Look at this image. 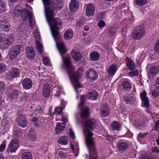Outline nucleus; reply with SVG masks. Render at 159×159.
I'll use <instances>...</instances> for the list:
<instances>
[{"mask_svg":"<svg viewBox=\"0 0 159 159\" xmlns=\"http://www.w3.org/2000/svg\"><path fill=\"white\" fill-rule=\"evenodd\" d=\"M36 48L39 53L41 54L42 52V45L41 44H38L37 45Z\"/></svg>","mask_w":159,"mask_h":159,"instance_id":"37998d69","label":"nucleus"},{"mask_svg":"<svg viewBox=\"0 0 159 159\" xmlns=\"http://www.w3.org/2000/svg\"><path fill=\"white\" fill-rule=\"evenodd\" d=\"M123 89L125 91H129L131 88L130 83L127 80H124L122 83Z\"/></svg>","mask_w":159,"mask_h":159,"instance_id":"393cba45","label":"nucleus"},{"mask_svg":"<svg viewBox=\"0 0 159 159\" xmlns=\"http://www.w3.org/2000/svg\"><path fill=\"white\" fill-rule=\"evenodd\" d=\"M10 26L11 25L8 22L4 20L0 21V29L3 31L7 32L10 29Z\"/></svg>","mask_w":159,"mask_h":159,"instance_id":"412c9836","label":"nucleus"},{"mask_svg":"<svg viewBox=\"0 0 159 159\" xmlns=\"http://www.w3.org/2000/svg\"><path fill=\"white\" fill-rule=\"evenodd\" d=\"M110 110H105L101 111V116L104 117L107 116L109 114Z\"/></svg>","mask_w":159,"mask_h":159,"instance_id":"58836bf2","label":"nucleus"},{"mask_svg":"<svg viewBox=\"0 0 159 159\" xmlns=\"http://www.w3.org/2000/svg\"><path fill=\"white\" fill-rule=\"evenodd\" d=\"M21 51V48L18 45L12 46L10 49L9 52V57L10 59L16 58L19 55Z\"/></svg>","mask_w":159,"mask_h":159,"instance_id":"423d86ee","label":"nucleus"},{"mask_svg":"<svg viewBox=\"0 0 159 159\" xmlns=\"http://www.w3.org/2000/svg\"><path fill=\"white\" fill-rule=\"evenodd\" d=\"M65 107H55L54 113L57 115L61 114L62 112V109L64 108Z\"/></svg>","mask_w":159,"mask_h":159,"instance_id":"72a5a7b5","label":"nucleus"},{"mask_svg":"<svg viewBox=\"0 0 159 159\" xmlns=\"http://www.w3.org/2000/svg\"><path fill=\"white\" fill-rule=\"evenodd\" d=\"M43 63L45 65L48 66H50V61L49 59L47 57H44L43 60Z\"/></svg>","mask_w":159,"mask_h":159,"instance_id":"e433bc0d","label":"nucleus"},{"mask_svg":"<svg viewBox=\"0 0 159 159\" xmlns=\"http://www.w3.org/2000/svg\"><path fill=\"white\" fill-rule=\"evenodd\" d=\"M2 43L5 48H7L12 44V41L9 38H3Z\"/></svg>","mask_w":159,"mask_h":159,"instance_id":"bb28decb","label":"nucleus"},{"mask_svg":"<svg viewBox=\"0 0 159 159\" xmlns=\"http://www.w3.org/2000/svg\"><path fill=\"white\" fill-rule=\"evenodd\" d=\"M64 126H62L61 123H58L55 128L56 134H58L62 132L64 129Z\"/></svg>","mask_w":159,"mask_h":159,"instance_id":"c85d7f7f","label":"nucleus"},{"mask_svg":"<svg viewBox=\"0 0 159 159\" xmlns=\"http://www.w3.org/2000/svg\"><path fill=\"white\" fill-rule=\"evenodd\" d=\"M5 85L2 81H0V92H2L5 90Z\"/></svg>","mask_w":159,"mask_h":159,"instance_id":"a19ab883","label":"nucleus"},{"mask_svg":"<svg viewBox=\"0 0 159 159\" xmlns=\"http://www.w3.org/2000/svg\"><path fill=\"white\" fill-rule=\"evenodd\" d=\"M103 110L104 111L105 110H110L108 106L106 104H102L101 107L100 109L101 111H103Z\"/></svg>","mask_w":159,"mask_h":159,"instance_id":"ea45409f","label":"nucleus"},{"mask_svg":"<svg viewBox=\"0 0 159 159\" xmlns=\"http://www.w3.org/2000/svg\"><path fill=\"white\" fill-rule=\"evenodd\" d=\"M155 87H156L157 89H159V76L155 80Z\"/></svg>","mask_w":159,"mask_h":159,"instance_id":"a18cd8bd","label":"nucleus"},{"mask_svg":"<svg viewBox=\"0 0 159 159\" xmlns=\"http://www.w3.org/2000/svg\"><path fill=\"white\" fill-rule=\"evenodd\" d=\"M58 154L59 156L61 158H65L66 157V154L63 151H59Z\"/></svg>","mask_w":159,"mask_h":159,"instance_id":"49530a36","label":"nucleus"},{"mask_svg":"<svg viewBox=\"0 0 159 159\" xmlns=\"http://www.w3.org/2000/svg\"><path fill=\"white\" fill-rule=\"evenodd\" d=\"M146 0H136V4L139 6H141L145 5L146 3Z\"/></svg>","mask_w":159,"mask_h":159,"instance_id":"f704fd0d","label":"nucleus"},{"mask_svg":"<svg viewBox=\"0 0 159 159\" xmlns=\"http://www.w3.org/2000/svg\"><path fill=\"white\" fill-rule=\"evenodd\" d=\"M90 57L91 60L95 61L99 59L100 55L97 52L94 51L91 53Z\"/></svg>","mask_w":159,"mask_h":159,"instance_id":"5701e85b","label":"nucleus"},{"mask_svg":"<svg viewBox=\"0 0 159 159\" xmlns=\"http://www.w3.org/2000/svg\"><path fill=\"white\" fill-rule=\"evenodd\" d=\"M6 66L3 63H0V73L4 72L6 69Z\"/></svg>","mask_w":159,"mask_h":159,"instance_id":"4c0bfd02","label":"nucleus"},{"mask_svg":"<svg viewBox=\"0 0 159 159\" xmlns=\"http://www.w3.org/2000/svg\"><path fill=\"white\" fill-rule=\"evenodd\" d=\"M51 89L48 84H45L43 85L42 90L43 95L45 97H48L50 94Z\"/></svg>","mask_w":159,"mask_h":159,"instance_id":"dca6fc26","label":"nucleus"},{"mask_svg":"<svg viewBox=\"0 0 159 159\" xmlns=\"http://www.w3.org/2000/svg\"><path fill=\"white\" fill-rule=\"evenodd\" d=\"M68 138L66 136H63L60 138L57 141L58 143L62 145L66 144L68 143Z\"/></svg>","mask_w":159,"mask_h":159,"instance_id":"c756f323","label":"nucleus"},{"mask_svg":"<svg viewBox=\"0 0 159 159\" xmlns=\"http://www.w3.org/2000/svg\"><path fill=\"white\" fill-rule=\"evenodd\" d=\"M107 139L109 141H111V140H112V139L113 137L111 136H108L107 137Z\"/></svg>","mask_w":159,"mask_h":159,"instance_id":"69168bd1","label":"nucleus"},{"mask_svg":"<svg viewBox=\"0 0 159 159\" xmlns=\"http://www.w3.org/2000/svg\"><path fill=\"white\" fill-rule=\"evenodd\" d=\"M132 71L129 73V74L131 76H136L138 75V72L137 70H135L134 71Z\"/></svg>","mask_w":159,"mask_h":159,"instance_id":"c03bdc74","label":"nucleus"},{"mask_svg":"<svg viewBox=\"0 0 159 159\" xmlns=\"http://www.w3.org/2000/svg\"><path fill=\"white\" fill-rule=\"evenodd\" d=\"M21 84L24 89L28 90L30 89L33 85L32 81L29 78H27L22 80Z\"/></svg>","mask_w":159,"mask_h":159,"instance_id":"9b49d317","label":"nucleus"},{"mask_svg":"<svg viewBox=\"0 0 159 159\" xmlns=\"http://www.w3.org/2000/svg\"><path fill=\"white\" fill-rule=\"evenodd\" d=\"M19 145V140L14 139L11 140L8 146V149L10 152H15L17 150Z\"/></svg>","mask_w":159,"mask_h":159,"instance_id":"6e6552de","label":"nucleus"},{"mask_svg":"<svg viewBox=\"0 0 159 159\" xmlns=\"http://www.w3.org/2000/svg\"><path fill=\"white\" fill-rule=\"evenodd\" d=\"M27 98V97L26 96H24L21 98V100H23L24 99V100L25 101Z\"/></svg>","mask_w":159,"mask_h":159,"instance_id":"338daca9","label":"nucleus"},{"mask_svg":"<svg viewBox=\"0 0 159 159\" xmlns=\"http://www.w3.org/2000/svg\"><path fill=\"white\" fill-rule=\"evenodd\" d=\"M155 129L157 131H159V120L157 121L155 124Z\"/></svg>","mask_w":159,"mask_h":159,"instance_id":"603ef678","label":"nucleus"},{"mask_svg":"<svg viewBox=\"0 0 159 159\" xmlns=\"http://www.w3.org/2000/svg\"><path fill=\"white\" fill-rule=\"evenodd\" d=\"M28 136L30 140L34 141L35 140L36 134L34 129L31 128L30 129Z\"/></svg>","mask_w":159,"mask_h":159,"instance_id":"4be33fe9","label":"nucleus"},{"mask_svg":"<svg viewBox=\"0 0 159 159\" xmlns=\"http://www.w3.org/2000/svg\"><path fill=\"white\" fill-rule=\"evenodd\" d=\"M132 98L130 97H125L124 98V99L125 101V102H126V104H128V103L131 101V99Z\"/></svg>","mask_w":159,"mask_h":159,"instance_id":"09e8293b","label":"nucleus"},{"mask_svg":"<svg viewBox=\"0 0 159 159\" xmlns=\"http://www.w3.org/2000/svg\"><path fill=\"white\" fill-rule=\"evenodd\" d=\"M152 152L155 153H159V150L157 147L155 146L153 147L152 149Z\"/></svg>","mask_w":159,"mask_h":159,"instance_id":"de8ad7c7","label":"nucleus"},{"mask_svg":"<svg viewBox=\"0 0 159 159\" xmlns=\"http://www.w3.org/2000/svg\"><path fill=\"white\" fill-rule=\"evenodd\" d=\"M117 70V65L115 64L111 65L107 70L108 76L110 77L113 76L116 73Z\"/></svg>","mask_w":159,"mask_h":159,"instance_id":"f3484780","label":"nucleus"},{"mask_svg":"<svg viewBox=\"0 0 159 159\" xmlns=\"http://www.w3.org/2000/svg\"><path fill=\"white\" fill-rule=\"evenodd\" d=\"M71 55L73 59L76 61L80 60L82 57V55L80 53L73 51L71 52Z\"/></svg>","mask_w":159,"mask_h":159,"instance_id":"a878e982","label":"nucleus"},{"mask_svg":"<svg viewBox=\"0 0 159 159\" xmlns=\"http://www.w3.org/2000/svg\"><path fill=\"white\" fill-rule=\"evenodd\" d=\"M87 79L91 81L96 80L98 78V74L96 71L92 68L88 70L85 73Z\"/></svg>","mask_w":159,"mask_h":159,"instance_id":"0eeeda50","label":"nucleus"},{"mask_svg":"<svg viewBox=\"0 0 159 159\" xmlns=\"http://www.w3.org/2000/svg\"><path fill=\"white\" fill-rule=\"evenodd\" d=\"M73 36V31L70 29L67 30L64 34V37L65 39L67 40L71 39Z\"/></svg>","mask_w":159,"mask_h":159,"instance_id":"cd10ccee","label":"nucleus"},{"mask_svg":"<svg viewBox=\"0 0 159 159\" xmlns=\"http://www.w3.org/2000/svg\"><path fill=\"white\" fill-rule=\"evenodd\" d=\"M6 147V144L5 143H2L0 146V151L2 152L5 149Z\"/></svg>","mask_w":159,"mask_h":159,"instance_id":"5fc2aeb1","label":"nucleus"},{"mask_svg":"<svg viewBox=\"0 0 159 159\" xmlns=\"http://www.w3.org/2000/svg\"><path fill=\"white\" fill-rule=\"evenodd\" d=\"M94 152H93L92 153V158L91 157H90V153H89V159H97V153H96V155L95 156Z\"/></svg>","mask_w":159,"mask_h":159,"instance_id":"4d7b16f0","label":"nucleus"},{"mask_svg":"<svg viewBox=\"0 0 159 159\" xmlns=\"http://www.w3.org/2000/svg\"><path fill=\"white\" fill-rule=\"evenodd\" d=\"M80 100V102L78 104V107L81 109L80 117L82 120H86L90 117V108L84 105L86 101L85 96L82 95Z\"/></svg>","mask_w":159,"mask_h":159,"instance_id":"7ed1b4c3","label":"nucleus"},{"mask_svg":"<svg viewBox=\"0 0 159 159\" xmlns=\"http://www.w3.org/2000/svg\"><path fill=\"white\" fill-rule=\"evenodd\" d=\"M83 24V23L81 22L80 20H78V21L76 23V25L78 26H82Z\"/></svg>","mask_w":159,"mask_h":159,"instance_id":"e2e57ef3","label":"nucleus"},{"mask_svg":"<svg viewBox=\"0 0 159 159\" xmlns=\"http://www.w3.org/2000/svg\"><path fill=\"white\" fill-rule=\"evenodd\" d=\"M98 94L97 91L95 90H93L92 91L89 92L88 93L89 99L92 100H94L98 98Z\"/></svg>","mask_w":159,"mask_h":159,"instance_id":"b1692460","label":"nucleus"},{"mask_svg":"<svg viewBox=\"0 0 159 159\" xmlns=\"http://www.w3.org/2000/svg\"><path fill=\"white\" fill-rule=\"evenodd\" d=\"M111 126L113 129L118 131L121 128V125L116 121H113L111 124Z\"/></svg>","mask_w":159,"mask_h":159,"instance_id":"7c9ffc66","label":"nucleus"},{"mask_svg":"<svg viewBox=\"0 0 159 159\" xmlns=\"http://www.w3.org/2000/svg\"><path fill=\"white\" fill-rule=\"evenodd\" d=\"M108 32L111 35H113L115 33V31L114 29H110L108 30Z\"/></svg>","mask_w":159,"mask_h":159,"instance_id":"864d4df0","label":"nucleus"},{"mask_svg":"<svg viewBox=\"0 0 159 159\" xmlns=\"http://www.w3.org/2000/svg\"><path fill=\"white\" fill-rule=\"evenodd\" d=\"M29 23L31 24L32 23L33 21L32 16L31 15V13L30 15L28 17Z\"/></svg>","mask_w":159,"mask_h":159,"instance_id":"052dcab7","label":"nucleus"},{"mask_svg":"<svg viewBox=\"0 0 159 159\" xmlns=\"http://www.w3.org/2000/svg\"><path fill=\"white\" fill-rule=\"evenodd\" d=\"M22 159H32V156L31 152H24L22 155Z\"/></svg>","mask_w":159,"mask_h":159,"instance_id":"2f4dec72","label":"nucleus"},{"mask_svg":"<svg viewBox=\"0 0 159 159\" xmlns=\"http://www.w3.org/2000/svg\"><path fill=\"white\" fill-rule=\"evenodd\" d=\"M18 95V91L17 90L15 89L11 92L9 97L11 99H15L17 98Z\"/></svg>","mask_w":159,"mask_h":159,"instance_id":"473e14b6","label":"nucleus"},{"mask_svg":"<svg viewBox=\"0 0 159 159\" xmlns=\"http://www.w3.org/2000/svg\"><path fill=\"white\" fill-rule=\"evenodd\" d=\"M159 72V65L152 66L150 68L148 72V76L149 79L154 78Z\"/></svg>","mask_w":159,"mask_h":159,"instance_id":"1a4fd4ad","label":"nucleus"},{"mask_svg":"<svg viewBox=\"0 0 159 159\" xmlns=\"http://www.w3.org/2000/svg\"><path fill=\"white\" fill-rule=\"evenodd\" d=\"M27 57L30 59H33L35 56V52L34 48L28 46L25 49Z\"/></svg>","mask_w":159,"mask_h":159,"instance_id":"4468645a","label":"nucleus"},{"mask_svg":"<svg viewBox=\"0 0 159 159\" xmlns=\"http://www.w3.org/2000/svg\"><path fill=\"white\" fill-rule=\"evenodd\" d=\"M20 70L16 68H13L9 72L8 76L11 79L18 77L20 75Z\"/></svg>","mask_w":159,"mask_h":159,"instance_id":"ddd939ff","label":"nucleus"},{"mask_svg":"<svg viewBox=\"0 0 159 159\" xmlns=\"http://www.w3.org/2000/svg\"><path fill=\"white\" fill-rule=\"evenodd\" d=\"M17 123L18 125L22 127L26 126L28 123L26 118L24 115H20L17 118Z\"/></svg>","mask_w":159,"mask_h":159,"instance_id":"9d476101","label":"nucleus"},{"mask_svg":"<svg viewBox=\"0 0 159 159\" xmlns=\"http://www.w3.org/2000/svg\"><path fill=\"white\" fill-rule=\"evenodd\" d=\"M84 129V132L86 144L89 149V153H90V157H92L93 152L95 156L96 155V148L95 146V141L92 137L93 135L91 131L92 130L96 127V121L93 118L88 120L85 123Z\"/></svg>","mask_w":159,"mask_h":159,"instance_id":"f03ea898","label":"nucleus"},{"mask_svg":"<svg viewBox=\"0 0 159 159\" xmlns=\"http://www.w3.org/2000/svg\"><path fill=\"white\" fill-rule=\"evenodd\" d=\"M70 137H71V138H75V133L71 129H70Z\"/></svg>","mask_w":159,"mask_h":159,"instance_id":"13d9d810","label":"nucleus"},{"mask_svg":"<svg viewBox=\"0 0 159 159\" xmlns=\"http://www.w3.org/2000/svg\"><path fill=\"white\" fill-rule=\"evenodd\" d=\"M146 95L147 93L145 90L143 91L140 94V96L142 101V104L144 105L146 107L148 108L149 107L150 104L149 101Z\"/></svg>","mask_w":159,"mask_h":159,"instance_id":"f8f14e48","label":"nucleus"},{"mask_svg":"<svg viewBox=\"0 0 159 159\" xmlns=\"http://www.w3.org/2000/svg\"><path fill=\"white\" fill-rule=\"evenodd\" d=\"M14 13L16 16L20 15L23 21L26 20L31 13V12L29 11L27 9L25 8L21 10L20 9H17L15 10Z\"/></svg>","mask_w":159,"mask_h":159,"instance_id":"39448f33","label":"nucleus"},{"mask_svg":"<svg viewBox=\"0 0 159 159\" xmlns=\"http://www.w3.org/2000/svg\"><path fill=\"white\" fill-rule=\"evenodd\" d=\"M145 30L144 26L142 25H139L135 27L132 30L131 37L135 40H139L145 35Z\"/></svg>","mask_w":159,"mask_h":159,"instance_id":"20e7f679","label":"nucleus"},{"mask_svg":"<svg viewBox=\"0 0 159 159\" xmlns=\"http://www.w3.org/2000/svg\"><path fill=\"white\" fill-rule=\"evenodd\" d=\"M44 6V11L47 21L50 27L52 35L55 41L59 52L61 56L65 66H72L70 58L68 56L63 57L67 52L64 43L61 41L62 36L58 30L61 26V20L59 18H54L55 13L52 9H57L62 7L61 0H42Z\"/></svg>","mask_w":159,"mask_h":159,"instance_id":"f257e3e1","label":"nucleus"},{"mask_svg":"<svg viewBox=\"0 0 159 159\" xmlns=\"http://www.w3.org/2000/svg\"><path fill=\"white\" fill-rule=\"evenodd\" d=\"M38 119L37 117H33L31 119V121L34 123H36L38 121Z\"/></svg>","mask_w":159,"mask_h":159,"instance_id":"bf43d9fd","label":"nucleus"},{"mask_svg":"<svg viewBox=\"0 0 159 159\" xmlns=\"http://www.w3.org/2000/svg\"><path fill=\"white\" fill-rule=\"evenodd\" d=\"M155 51L157 53H159V40H157L154 47Z\"/></svg>","mask_w":159,"mask_h":159,"instance_id":"79ce46f5","label":"nucleus"},{"mask_svg":"<svg viewBox=\"0 0 159 159\" xmlns=\"http://www.w3.org/2000/svg\"><path fill=\"white\" fill-rule=\"evenodd\" d=\"M84 30L85 31H87L89 30V28L87 27H84Z\"/></svg>","mask_w":159,"mask_h":159,"instance_id":"774afa93","label":"nucleus"},{"mask_svg":"<svg viewBox=\"0 0 159 159\" xmlns=\"http://www.w3.org/2000/svg\"><path fill=\"white\" fill-rule=\"evenodd\" d=\"M79 6V2L77 1L72 0L70 4V9L72 11H75L78 9Z\"/></svg>","mask_w":159,"mask_h":159,"instance_id":"aec40b11","label":"nucleus"},{"mask_svg":"<svg viewBox=\"0 0 159 159\" xmlns=\"http://www.w3.org/2000/svg\"><path fill=\"white\" fill-rule=\"evenodd\" d=\"M62 120L65 123H66L68 121L66 117L63 116H62Z\"/></svg>","mask_w":159,"mask_h":159,"instance_id":"680f3d73","label":"nucleus"},{"mask_svg":"<svg viewBox=\"0 0 159 159\" xmlns=\"http://www.w3.org/2000/svg\"><path fill=\"white\" fill-rule=\"evenodd\" d=\"M152 94L153 96L155 97H158L159 95V89H157L155 87V89L152 92Z\"/></svg>","mask_w":159,"mask_h":159,"instance_id":"c9c22d12","label":"nucleus"},{"mask_svg":"<svg viewBox=\"0 0 159 159\" xmlns=\"http://www.w3.org/2000/svg\"><path fill=\"white\" fill-rule=\"evenodd\" d=\"M117 148L121 151H124L128 148V145L127 143L123 141H119L117 143Z\"/></svg>","mask_w":159,"mask_h":159,"instance_id":"a211bd4d","label":"nucleus"},{"mask_svg":"<svg viewBox=\"0 0 159 159\" xmlns=\"http://www.w3.org/2000/svg\"><path fill=\"white\" fill-rule=\"evenodd\" d=\"M140 159H151V158L145 154H143L140 157Z\"/></svg>","mask_w":159,"mask_h":159,"instance_id":"8fccbe9b","label":"nucleus"},{"mask_svg":"<svg viewBox=\"0 0 159 159\" xmlns=\"http://www.w3.org/2000/svg\"><path fill=\"white\" fill-rule=\"evenodd\" d=\"M146 136L145 134H142L139 133V136L141 138H144Z\"/></svg>","mask_w":159,"mask_h":159,"instance_id":"0e129e2a","label":"nucleus"},{"mask_svg":"<svg viewBox=\"0 0 159 159\" xmlns=\"http://www.w3.org/2000/svg\"><path fill=\"white\" fill-rule=\"evenodd\" d=\"M94 6L92 4H88L86 7V15L88 16H90L93 15L95 11Z\"/></svg>","mask_w":159,"mask_h":159,"instance_id":"2eb2a0df","label":"nucleus"},{"mask_svg":"<svg viewBox=\"0 0 159 159\" xmlns=\"http://www.w3.org/2000/svg\"><path fill=\"white\" fill-rule=\"evenodd\" d=\"M126 65L128 68L131 71H133L135 69V66L133 61L129 57L125 58Z\"/></svg>","mask_w":159,"mask_h":159,"instance_id":"6ab92c4d","label":"nucleus"},{"mask_svg":"<svg viewBox=\"0 0 159 159\" xmlns=\"http://www.w3.org/2000/svg\"><path fill=\"white\" fill-rule=\"evenodd\" d=\"M5 5V4L4 2L2 0H0V10H1L2 8H4Z\"/></svg>","mask_w":159,"mask_h":159,"instance_id":"6e6d98bb","label":"nucleus"},{"mask_svg":"<svg viewBox=\"0 0 159 159\" xmlns=\"http://www.w3.org/2000/svg\"><path fill=\"white\" fill-rule=\"evenodd\" d=\"M105 22L103 21H101L98 23V26L100 28L103 27L105 25Z\"/></svg>","mask_w":159,"mask_h":159,"instance_id":"3c124183","label":"nucleus"}]
</instances>
